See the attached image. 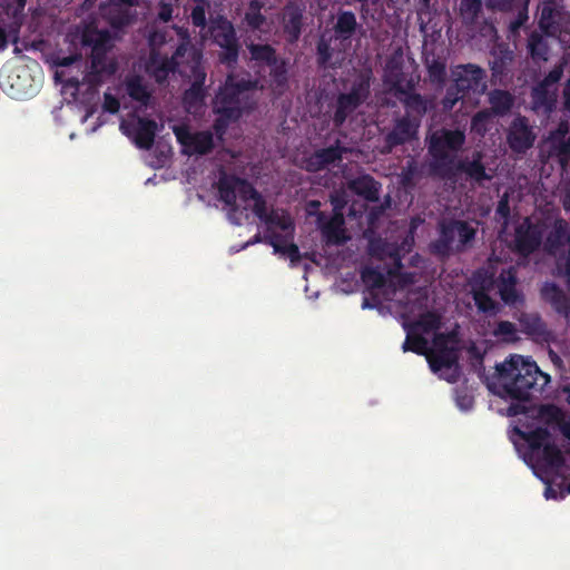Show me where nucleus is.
Here are the masks:
<instances>
[{
  "mask_svg": "<svg viewBox=\"0 0 570 570\" xmlns=\"http://www.w3.org/2000/svg\"><path fill=\"white\" fill-rule=\"evenodd\" d=\"M563 75L562 65L553 67L548 75L540 81V83L551 87L554 83L559 82Z\"/></svg>",
  "mask_w": 570,
  "mask_h": 570,
  "instance_id": "4d7b16f0",
  "label": "nucleus"
},
{
  "mask_svg": "<svg viewBox=\"0 0 570 570\" xmlns=\"http://www.w3.org/2000/svg\"><path fill=\"white\" fill-rule=\"evenodd\" d=\"M535 138L537 135L525 116L518 115L513 118L507 132V142L513 153L525 154Z\"/></svg>",
  "mask_w": 570,
  "mask_h": 570,
  "instance_id": "9d476101",
  "label": "nucleus"
},
{
  "mask_svg": "<svg viewBox=\"0 0 570 570\" xmlns=\"http://www.w3.org/2000/svg\"><path fill=\"white\" fill-rule=\"evenodd\" d=\"M483 154L481 151H474L472 159H461L456 166H454V173L460 171L466 175L468 178L475 183H482L490 180L492 177L487 173L485 167L482 163Z\"/></svg>",
  "mask_w": 570,
  "mask_h": 570,
  "instance_id": "aec40b11",
  "label": "nucleus"
},
{
  "mask_svg": "<svg viewBox=\"0 0 570 570\" xmlns=\"http://www.w3.org/2000/svg\"><path fill=\"white\" fill-rule=\"evenodd\" d=\"M529 0H487V6L500 11H510L515 7L525 6Z\"/></svg>",
  "mask_w": 570,
  "mask_h": 570,
  "instance_id": "3c124183",
  "label": "nucleus"
},
{
  "mask_svg": "<svg viewBox=\"0 0 570 570\" xmlns=\"http://www.w3.org/2000/svg\"><path fill=\"white\" fill-rule=\"evenodd\" d=\"M528 51L534 62L548 60L549 46L542 35L533 31L528 39Z\"/></svg>",
  "mask_w": 570,
  "mask_h": 570,
  "instance_id": "f704fd0d",
  "label": "nucleus"
},
{
  "mask_svg": "<svg viewBox=\"0 0 570 570\" xmlns=\"http://www.w3.org/2000/svg\"><path fill=\"white\" fill-rule=\"evenodd\" d=\"M494 285H495V279L493 278V276L485 275V276L481 277V279L474 281L471 291H480L481 288H483L484 293L490 294V292L492 291Z\"/></svg>",
  "mask_w": 570,
  "mask_h": 570,
  "instance_id": "bf43d9fd",
  "label": "nucleus"
},
{
  "mask_svg": "<svg viewBox=\"0 0 570 570\" xmlns=\"http://www.w3.org/2000/svg\"><path fill=\"white\" fill-rule=\"evenodd\" d=\"M429 365L432 372L436 373L442 368H451L458 364V348L432 351L428 355Z\"/></svg>",
  "mask_w": 570,
  "mask_h": 570,
  "instance_id": "2f4dec72",
  "label": "nucleus"
},
{
  "mask_svg": "<svg viewBox=\"0 0 570 570\" xmlns=\"http://www.w3.org/2000/svg\"><path fill=\"white\" fill-rule=\"evenodd\" d=\"M541 294L559 314L564 316L570 315V299L558 285L554 283H546L541 289Z\"/></svg>",
  "mask_w": 570,
  "mask_h": 570,
  "instance_id": "a878e982",
  "label": "nucleus"
},
{
  "mask_svg": "<svg viewBox=\"0 0 570 570\" xmlns=\"http://www.w3.org/2000/svg\"><path fill=\"white\" fill-rule=\"evenodd\" d=\"M558 153L560 156L570 157V132L569 136L558 145Z\"/></svg>",
  "mask_w": 570,
  "mask_h": 570,
  "instance_id": "69168bd1",
  "label": "nucleus"
},
{
  "mask_svg": "<svg viewBox=\"0 0 570 570\" xmlns=\"http://www.w3.org/2000/svg\"><path fill=\"white\" fill-rule=\"evenodd\" d=\"M488 101L490 108H487L491 114L498 117H503L510 112L514 105V97L507 90L493 89L489 92Z\"/></svg>",
  "mask_w": 570,
  "mask_h": 570,
  "instance_id": "cd10ccee",
  "label": "nucleus"
},
{
  "mask_svg": "<svg viewBox=\"0 0 570 570\" xmlns=\"http://www.w3.org/2000/svg\"><path fill=\"white\" fill-rule=\"evenodd\" d=\"M178 65V61H175V57L163 56L157 50H150L146 71L157 83L161 85L167 81L169 73L174 72Z\"/></svg>",
  "mask_w": 570,
  "mask_h": 570,
  "instance_id": "f3484780",
  "label": "nucleus"
},
{
  "mask_svg": "<svg viewBox=\"0 0 570 570\" xmlns=\"http://www.w3.org/2000/svg\"><path fill=\"white\" fill-rule=\"evenodd\" d=\"M485 70L474 63L459 65L453 70V82L466 95L470 91L483 94L487 89Z\"/></svg>",
  "mask_w": 570,
  "mask_h": 570,
  "instance_id": "9b49d317",
  "label": "nucleus"
},
{
  "mask_svg": "<svg viewBox=\"0 0 570 570\" xmlns=\"http://www.w3.org/2000/svg\"><path fill=\"white\" fill-rule=\"evenodd\" d=\"M126 91L128 96L142 106H148L151 99V92L144 83L140 76H132L126 80Z\"/></svg>",
  "mask_w": 570,
  "mask_h": 570,
  "instance_id": "72a5a7b5",
  "label": "nucleus"
},
{
  "mask_svg": "<svg viewBox=\"0 0 570 570\" xmlns=\"http://www.w3.org/2000/svg\"><path fill=\"white\" fill-rule=\"evenodd\" d=\"M415 87L416 85H410L404 92L395 97L405 110L402 116L422 125V119L429 109V100L421 94L415 92Z\"/></svg>",
  "mask_w": 570,
  "mask_h": 570,
  "instance_id": "4468645a",
  "label": "nucleus"
},
{
  "mask_svg": "<svg viewBox=\"0 0 570 570\" xmlns=\"http://www.w3.org/2000/svg\"><path fill=\"white\" fill-rule=\"evenodd\" d=\"M482 11V0H461L460 16L466 24L474 23Z\"/></svg>",
  "mask_w": 570,
  "mask_h": 570,
  "instance_id": "58836bf2",
  "label": "nucleus"
},
{
  "mask_svg": "<svg viewBox=\"0 0 570 570\" xmlns=\"http://www.w3.org/2000/svg\"><path fill=\"white\" fill-rule=\"evenodd\" d=\"M104 110L110 114H117L120 109L119 100L111 94L104 95Z\"/></svg>",
  "mask_w": 570,
  "mask_h": 570,
  "instance_id": "680f3d73",
  "label": "nucleus"
},
{
  "mask_svg": "<svg viewBox=\"0 0 570 570\" xmlns=\"http://www.w3.org/2000/svg\"><path fill=\"white\" fill-rule=\"evenodd\" d=\"M553 13H554V10L550 6H544L541 9L539 23L542 29L550 28V26L552 24Z\"/></svg>",
  "mask_w": 570,
  "mask_h": 570,
  "instance_id": "e2e57ef3",
  "label": "nucleus"
},
{
  "mask_svg": "<svg viewBox=\"0 0 570 570\" xmlns=\"http://www.w3.org/2000/svg\"><path fill=\"white\" fill-rule=\"evenodd\" d=\"M205 75L197 79L185 90L183 95V104L187 112L195 114L204 106L205 89H204Z\"/></svg>",
  "mask_w": 570,
  "mask_h": 570,
  "instance_id": "bb28decb",
  "label": "nucleus"
},
{
  "mask_svg": "<svg viewBox=\"0 0 570 570\" xmlns=\"http://www.w3.org/2000/svg\"><path fill=\"white\" fill-rule=\"evenodd\" d=\"M542 459L551 468H561L564 458L560 449L553 443H547L542 449Z\"/></svg>",
  "mask_w": 570,
  "mask_h": 570,
  "instance_id": "c03bdc74",
  "label": "nucleus"
},
{
  "mask_svg": "<svg viewBox=\"0 0 570 570\" xmlns=\"http://www.w3.org/2000/svg\"><path fill=\"white\" fill-rule=\"evenodd\" d=\"M472 298L479 312L488 315H495L499 313V304L490 296L484 293L483 288L480 291H471Z\"/></svg>",
  "mask_w": 570,
  "mask_h": 570,
  "instance_id": "c9c22d12",
  "label": "nucleus"
},
{
  "mask_svg": "<svg viewBox=\"0 0 570 570\" xmlns=\"http://www.w3.org/2000/svg\"><path fill=\"white\" fill-rule=\"evenodd\" d=\"M265 223L268 225L266 234H271L273 232V230H271V226L278 227L283 232H288V230L294 229L293 222H292L291 217L285 213L279 214L275 210H272Z\"/></svg>",
  "mask_w": 570,
  "mask_h": 570,
  "instance_id": "a18cd8bd",
  "label": "nucleus"
},
{
  "mask_svg": "<svg viewBox=\"0 0 570 570\" xmlns=\"http://www.w3.org/2000/svg\"><path fill=\"white\" fill-rule=\"evenodd\" d=\"M564 108L570 111V79L567 80L563 88Z\"/></svg>",
  "mask_w": 570,
  "mask_h": 570,
  "instance_id": "774afa93",
  "label": "nucleus"
},
{
  "mask_svg": "<svg viewBox=\"0 0 570 570\" xmlns=\"http://www.w3.org/2000/svg\"><path fill=\"white\" fill-rule=\"evenodd\" d=\"M520 324L528 335L542 336L547 333V326L538 314H522Z\"/></svg>",
  "mask_w": 570,
  "mask_h": 570,
  "instance_id": "4c0bfd02",
  "label": "nucleus"
},
{
  "mask_svg": "<svg viewBox=\"0 0 570 570\" xmlns=\"http://www.w3.org/2000/svg\"><path fill=\"white\" fill-rule=\"evenodd\" d=\"M269 68V87L273 91L282 94L288 83L287 61L283 58Z\"/></svg>",
  "mask_w": 570,
  "mask_h": 570,
  "instance_id": "473e14b6",
  "label": "nucleus"
},
{
  "mask_svg": "<svg viewBox=\"0 0 570 570\" xmlns=\"http://www.w3.org/2000/svg\"><path fill=\"white\" fill-rule=\"evenodd\" d=\"M173 6L170 3L160 1L157 17L163 22H169L173 18Z\"/></svg>",
  "mask_w": 570,
  "mask_h": 570,
  "instance_id": "0e129e2a",
  "label": "nucleus"
},
{
  "mask_svg": "<svg viewBox=\"0 0 570 570\" xmlns=\"http://www.w3.org/2000/svg\"><path fill=\"white\" fill-rule=\"evenodd\" d=\"M174 132L178 142L188 149V154L207 155L215 147L214 137L209 130L189 132L187 128L175 127Z\"/></svg>",
  "mask_w": 570,
  "mask_h": 570,
  "instance_id": "f8f14e48",
  "label": "nucleus"
},
{
  "mask_svg": "<svg viewBox=\"0 0 570 570\" xmlns=\"http://www.w3.org/2000/svg\"><path fill=\"white\" fill-rule=\"evenodd\" d=\"M370 77L360 76L352 82L348 92L338 94L335 101L334 115L332 117L335 128H341L348 116L365 102L370 96Z\"/></svg>",
  "mask_w": 570,
  "mask_h": 570,
  "instance_id": "423d86ee",
  "label": "nucleus"
},
{
  "mask_svg": "<svg viewBox=\"0 0 570 570\" xmlns=\"http://www.w3.org/2000/svg\"><path fill=\"white\" fill-rule=\"evenodd\" d=\"M543 238V226L525 217L514 229L512 252L521 257H529L541 246Z\"/></svg>",
  "mask_w": 570,
  "mask_h": 570,
  "instance_id": "6e6552de",
  "label": "nucleus"
},
{
  "mask_svg": "<svg viewBox=\"0 0 570 570\" xmlns=\"http://www.w3.org/2000/svg\"><path fill=\"white\" fill-rule=\"evenodd\" d=\"M569 132V122L567 120H562L559 122L557 129L552 132L551 138L554 142L557 141L559 145L563 139H566Z\"/></svg>",
  "mask_w": 570,
  "mask_h": 570,
  "instance_id": "052dcab7",
  "label": "nucleus"
},
{
  "mask_svg": "<svg viewBox=\"0 0 570 570\" xmlns=\"http://www.w3.org/2000/svg\"><path fill=\"white\" fill-rule=\"evenodd\" d=\"M324 214L318 213L317 222L327 245H343L348 240L344 229V218L335 214L328 220L323 222Z\"/></svg>",
  "mask_w": 570,
  "mask_h": 570,
  "instance_id": "a211bd4d",
  "label": "nucleus"
},
{
  "mask_svg": "<svg viewBox=\"0 0 570 570\" xmlns=\"http://www.w3.org/2000/svg\"><path fill=\"white\" fill-rule=\"evenodd\" d=\"M158 130V125L154 119L139 117L134 129V141L140 149L149 150Z\"/></svg>",
  "mask_w": 570,
  "mask_h": 570,
  "instance_id": "4be33fe9",
  "label": "nucleus"
},
{
  "mask_svg": "<svg viewBox=\"0 0 570 570\" xmlns=\"http://www.w3.org/2000/svg\"><path fill=\"white\" fill-rule=\"evenodd\" d=\"M12 95L19 99L32 96L36 92V87L30 82L31 77L27 69H18L16 73L8 77Z\"/></svg>",
  "mask_w": 570,
  "mask_h": 570,
  "instance_id": "c756f323",
  "label": "nucleus"
},
{
  "mask_svg": "<svg viewBox=\"0 0 570 570\" xmlns=\"http://www.w3.org/2000/svg\"><path fill=\"white\" fill-rule=\"evenodd\" d=\"M346 148L341 146V141L337 139L334 145L317 149L305 159V168L309 173L321 171L327 166L342 160Z\"/></svg>",
  "mask_w": 570,
  "mask_h": 570,
  "instance_id": "2eb2a0df",
  "label": "nucleus"
},
{
  "mask_svg": "<svg viewBox=\"0 0 570 570\" xmlns=\"http://www.w3.org/2000/svg\"><path fill=\"white\" fill-rule=\"evenodd\" d=\"M492 118L493 115L487 108L479 110L471 118V131L479 136H484L489 130Z\"/></svg>",
  "mask_w": 570,
  "mask_h": 570,
  "instance_id": "a19ab883",
  "label": "nucleus"
},
{
  "mask_svg": "<svg viewBox=\"0 0 570 570\" xmlns=\"http://www.w3.org/2000/svg\"><path fill=\"white\" fill-rule=\"evenodd\" d=\"M548 439L549 432L543 428H538L533 431H530L525 436V440L532 450H541L547 444L546 441Z\"/></svg>",
  "mask_w": 570,
  "mask_h": 570,
  "instance_id": "09e8293b",
  "label": "nucleus"
},
{
  "mask_svg": "<svg viewBox=\"0 0 570 570\" xmlns=\"http://www.w3.org/2000/svg\"><path fill=\"white\" fill-rule=\"evenodd\" d=\"M510 205H509V198L508 195H503L500 200L498 202L497 208H495V216L499 219H502L504 224L508 223L510 218Z\"/></svg>",
  "mask_w": 570,
  "mask_h": 570,
  "instance_id": "864d4df0",
  "label": "nucleus"
},
{
  "mask_svg": "<svg viewBox=\"0 0 570 570\" xmlns=\"http://www.w3.org/2000/svg\"><path fill=\"white\" fill-rule=\"evenodd\" d=\"M252 60L255 61L257 72L264 67H271L275 65L281 57L277 56L276 49L271 45L252 43L248 46Z\"/></svg>",
  "mask_w": 570,
  "mask_h": 570,
  "instance_id": "c85d7f7f",
  "label": "nucleus"
},
{
  "mask_svg": "<svg viewBox=\"0 0 570 570\" xmlns=\"http://www.w3.org/2000/svg\"><path fill=\"white\" fill-rule=\"evenodd\" d=\"M384 82L390 86L393 95L397 96L401 92H404L407 86L416 85L417 81L412 76L406 77L401 62L391 60L386 63Z\"/></svg>",
  "mask_w": 570,
  "mask_h": 570,
  "instance_id": "6ab92c4d",
  "label": "nucleus"
},
{
  "mask_svg": "<svg viewBox=\"0 0 570 570\" xmlns=\"http://www.w3.org/2000/svg\"><path fill=\"white\" fill-rule=\"evenodd\" d=\"M466 94L454 82L446 88L445 95L441 101L442 107L445 111H450L454 108L458 101L463 99Z\"/></svg>",
  "mask_w": 570,
  "mask_h": 570,
  "instance_id": "49530a36",
  "label": "nucleus"
},
{
  "mask_svg": "<svg viewBox=\"0 0 570 570\" xmlns=\"http://www.w3.org/2000/svg\"><path fill=\"white\" fill-rule=\"evenodd\" d=\"M263 240L272 246L275 253L286 255L293 264L301 261L298 246L294 243H287L285 236L276 232H272L271 234H265Z\"/></svg>",
  "mask_w": 570,
  "mask_h": 570,
  "instance_id": "393cba45",
  "label": "nucleus"
},
{
  "mask_svg": "<svg viewBox=\"0 0 570 570\" xmlns=\"http://www.w3.org/2000/svg\"><path fill=\"white\" fill-rule=\"evenodd\" d=\"M441 326V317L435 312H425L420 315V317L413 322L410 327L414 331L420 330L425 334L431 333L432 331L439 330Z\"/></svg>",
  "mask_w": 570,
  "mask_h": 570,
  "instance_id": "e433bc0d",
  "label": "nucleus"
},
{
  "mask_svg": "<svg viewBox=\"0 0 570 570\" xmlns=\"http://www.w3.org/2000/svg\"><path fill=\"white\" fill-rule=\"evenodd\" d=\"M465 142V134L459 129L442 128L429 137L428 153L431 174L442 179L454 176V157L449 151H458Z\"/></svg>",
  "mask_w": 570,
  "mask_h": 570,
  "instance_id": "7ed1b4c3",
  "label": "nucleus"
},
{
  "mask_svg": "<svg viewBox=\"0 0 570 570\" xmlns=\"http://www.w3.org/2000/svg\"><path fill=\"white\" fill-rule=\"evenodd\" d=\"M262 88L259 80L249 73L230 72L226 76L213 99V112L216 115L213 130L219 140L224 139L230 124L256 108L255 92Z\"/></svg>",
  "mask_w": 570,
  "mask_h": 570,
  "instance_id": "f257e3e1",
  "label": "nucleus"
},
{
  "mask_svg": "<svg viewBox=\"0 0 570 570\" xmlns=\"http://www.w3.org/2000/svg\"><path fill=\"white\" fill-rule=\"evenodd\" d=\"M361 277L363 283L371 289H379L385 285V276L382 272L374 267H365Z\"/></svg>",
  "mask_w": 570,
  "mask_h": 570,
  "instance_id": "37998d69",
  "label": "nucleus"
},
{
  "mask_svg": "<svg viewBox=\"0 0 570 570\" xmlns=\"http://www.w3.org/2000/svg\"><path fill=\"white\" fill-rule=\"evenodd\" d=\"M476 236V228L469 222L455 218L443 219L439 223V237L432 244L433 252L449 256L452 252L462 253Z\"/></svg>",
  "mask_w": 570,
  "mask_h": 570,
  "instance_id": "20e7f679",
  "label": "nucleus"
},
{
  "mask_svg": "<svg viewBox=\"0 0 570 570\" xmlns=\"http://www.w3.org/2000/svg\"><path fill=\"white\" fill-rule=\"evenodd\" d=\"M358 28L356 17L352 11H340L334 24L336 39L350 40Z\"/></svg>",
  "mask_w": 570,
  "mask_h": 570,
  "instance_id": "7c9ffc66",
  "label": "nucleus"
},
{
  "mask_svg": "<svg viewBox=\"0 0 570 570\" xmlns=\"http://www.w3.org/2000/svg\"><path fill=\"white\" fill-rule=\"evenodd\" d=\"M166 31L163 30H153L149 32L148 42L151 50H157V48L161 47L166 43Z\"/></svg>",
  "mask_w": 570,
  "mask_h": 570,
  "instance_id": "13d9d810",
  "label": "nucleus"
},
{
  "mask_svg": "<svg viewBox=\"0 0 570 570\" xmlns=\"http://www.w3.org/2000/svg\"><path fill=\"white\" fill-rule=\"evenodd\" d=\"M518 285V272L514 266L503 268L495 279V286L498 288L501 301L509 306H513L519 302H522V294L517 288Z\"/></svg>",
  "mask_w": 570,
  "mask_h": 570,
  "instance_id": "dca6fc26",
  "label": "nucleus"
},
{
  "mask_svg": "<svg viewBox=\"0 0 570 570\" xmlns=\"http://www.w3.org/2000/svg\"><path fill=\"white\" fill-rule=\"evenodd\" d=\"M110 40L107 30H99L95 27H86L81 33L82 47L91 49L90 77L95 79L116 72V63L107 61V53L111 48Z\"/></svg>",
  "mask_w": 570,
  "mask_h": 570,
  "instance_id": "39448f33",
  "label": "nucleus"
},
{
  "mask_svg": "<svg viewBox=\"0 0 570 570\" xmlns=\"http://www.w3.org/2000/svg\"><path fill=\"white\" fill-rule=\"evenodd\" d=\"M531 98L535 111L550 115L557 107V89H550L540 82L533 87Z\"/></svg>",
  "mask_w": 570,
  "mask_h": 570,
  "instance_id": "b1692460",
  "label": "nucleus"
},
{
  "mask_svg": "<svg viewBox=\"0 0 570 570\" xmlns=\"http://www.w3.org/2000/svg\"><path fill=\"white\" fill-rule=\"evenodd\" d=\"M517 333L515 325L509 321H500L494 330V334L498 336H504L512 338Z\"/></svg>",
  "mask_w": 570,
  "mask_h": 570,
  "instance_id": "5fc2aeb1",
  "label": "nucleus"
},
{
  "mask_svg": "<svg viewBox=\"0 0 570 570\" xmlns=\"http://www.w3.org/2000/svg\"><path fill=\"white\" fill-rule=\"evenodd\" d=\"M421 125L407 117L400 116L394 118L393 126L384 135V145L382 153L391 154L396 147L410 144L419 138Z\"/></svg>",
  "mask_w": 570,
  "mask_h": 570,
  "instance_id": "1a4fd4ad",
  "label": "nucleus"
},
{
  "mask_svg": "<svg viewBox=\"0 0 570 570\" xmlns=\"http://www.w3.org/2000/svg\"><path fill=\"white\" fill-rule=\"evenodd\" d=\"M570 244V228L568 223L558 218L546 238V249L556 254L558 250Z\"/></svg>",
  "mask_w": 570,
  "mask_h": 570,
  "instance_id": "5701e85b",
  "label": "nucleus"
},
{
  "mask_svg": "<svg viewBox=\"0 0 570 570\" xmlns=\"http://www.w3.org/2000/svg\"><path fill=\"white\" fill-rule=\"evenodd\" d=\"M429 78L432 82L443 83L446 78V66L440 59H432L426 65Z\"/></svg>",
  "mask_w": 570,
  "mask_h": 570,
  "instance_id": "de8ad7c7",
  "label": "nucleus"
},
{
  "mask_svg": "<svg viewBox=\"0 0 570 570\" xmlns=\"http://www.w3.org/2000/svg\"><path fill=\"white\" fill-rule=\"evenodd\" d=\"M454 341L455 334L453 333H435L432 341L433 351L455 348L454 346H449V343Z\"/></svg>",
  "mask_w": 570,
  "mask_h": 570,
  "instance_id": "603ef678",
  "label": "nucleus"
},
{
  "mask_svg": "<svg viewBox=\"0 0 570 570\" xmlns=\"http://www.w3.org/2000/svg\"><path fill=\"white\" fill-rule=\"evenodd\" d=\"M414 332L415 331L410 327L402 348L404 352L411 351L416 354H425L428 340L420 334H415Z\"/></svg>",
  "mask_w": 570,
  "mask_h": 570,
  "instance_id": "ea45409f",
  "label": "nucleus"
},
{
  "mask_svg": "<svg viewBox=\"0 0 570 570\" xmlns=\"http://www.w3.org/2000/svg\"><path fill=\"white\" fill-rule=\"evenodd\" d=\"M81 56L80 55H70V56H67V57H62L58 60L57 65L60 66V67H70L72 66L75 62H77L78 60H80Z\"/></svg>",
  "mask_w": 570,
  "mask_h": 570,
  "instance_id": "338daca9",
  "label": "nucleus"
},
{
  "mask_svg": "<svg viewBox=\"0 0 570 570\" xmlns=\"http://www.w3.org/2000/svg\"><path fill=\"white\" fill-rule=\"evenodd\" d=\"M498 380L504 394L518 401H528L533 393L541 392L550 382L534 361L512 355L495 366Z\"/></svg>",
  "mask_w": 570,
  "mask_h": 570,
  "instance_id": "f03ea898",
  "label": "nucleus"
},
{
  "mask_svg": "<svg viewBox=\"0 0 570 570\" xmlns=\"http://www.w3.org/2000/svg\"><path fill=\"white\" fill-rule=\"evenodd\" d=\"M253 213L264 223L269 216V213L267 212L266 200L261 194L258 195V197L254 199Z\"/></svg>",
  "mask_w": 570,
  "mask_h": 570,
  "instance_id": "6e6d98bb",
  "label": "nucleus"
},
{
  "mask_svg": "<svg viewBox=\"0 0 570 570\" xmlns=\"http://www.w3.org/2000/svg\"><path fill=\"white\" fill-rule=\"evenodd\" d=\"M262 3L257 0H252L247 12L245 13V21L247 26L254 30L259 29L266 21L265 16L262 14Z\"/></svg>",
  "mask_w": 570,
  "mask_h": 570,
  "instance_id": "79ce46f5",
  "label": "nucleus"
},
{
  "mask_svg": "<svg viewBox=\"0 0 570 570\" xmlns=\"http://www.w3.org/2000/svg\"><path fill=\"white\" fill-rule=\"evenodd\" d=\"M304 12L305 4L301 0H291L283 9V30L292 43L296 42L301 37Z\"/></svg>",
  "mask_w": 570,
  "mask_h": 570,
  "instance_id": "ddd939ff",
  "label": "nucleus"
},
{
  "mask_svg": "<svg viewBox=\"0 0 570 570\" xmlns=\"http://www.w3.org/2000/svg\"><path fill=\"white\" fill-rule=\"evenodd\" d=\"M217 189L219 199L234 213L238 210L237 196L242 200L248 202L259 195L252 183L236 175L223 174L218 179Z\"/></svg>",
  "mask_w": 570,
  "mask_h": 570,
  "instance_id": "0eeeda50",
  "label": "nucleus"
},
{
  "mask_svg": "<svg viewBox=\"0 0 570 570\" xmlns=\"http://www.w3.org/2000/svg\"><path fill=\"white\" fill-rule=\"evenodd\" d=\"M317 63L320 67H326L332 58L333 50L325 39H321L316 46Z\"/></svg>",
  "mask_w": 570,
  "mask_h": 570,
  "instance_id": "8fccbe9b",
  "label": "nucleus"
},
{
  "mask_svg": "<svg viewBox=\"0 0 570 570\" xmlns=\"http://www.w3.org/2000/svg\"><path fill=\"white\" fill-rule=\"evenodd\" d=\"M348 188L367 202L375 203L380 199L381 184L368 174H364L350 180Z\"/></svg>",
  "mask_w": 570,
  "mask_h": 570,
  "instance_id": "412c9836",
  "label": "nucleus"
}]
</instances>
